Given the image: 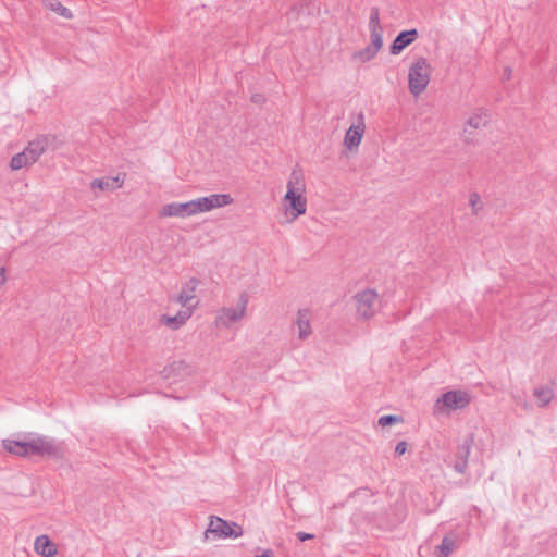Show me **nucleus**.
<instances>
[{
	"label": "nucleus",
	"mask_w": 557,
	"mask_h": 557,
	"mask_svg": "<svg viewBox=\"0 0 557 557\" xmlns=\"http://www.w3.org/2000/svg\"><path fill=\"white\" fill-rule=\"evenodd\" d=\"M431 77V65L424 57L418 58L408 73L409 90L413 96H420L428 87Z\"/></svg>",
	"instance_id": "nucleus-1"
},
{
	"label": "nucleus",
	"mask_w": 557,
	"mask_h": 557,
	"mask_svg": "<svg viewBox=\"0 0 557 557\" xmlns=\"http://www.w3.org/2000/svg\"><path fill=\"white\" fill-rule=\"evenodd\" d=\"M32 456L61 459L64 456L63 444L55 438L36 435L29 441Z\"/></svg>",
	"instance_id": "nucleus-2"
},
{
	"label": "nucleus",
	"mask_w": 557,
	"mask_h": 557,
	"mask_svg": "<svg viewBox=\"0 0 557 557\" xmlns=\"http://www.w3.org/2000/svg\"><path fill=\"white\" fill-rule=\"evenodd\" d=\"M358 319L370 320L379 308V295L375 289L367 288L354 296Z\"/></svg>",
	"instance_id": "nucleus-3"
},
{
	"label": "nucleus",
	"mask_w": 557,
	"mask_h": 557,
	"mask_svg": "<svg viewBox=\"0 0 557 557\" xmlns=\"http://www.w3.org/2000/svg\"><path fill=\"white\" fill-rule=\"evenodd\" d=\"M248 301V294L246 292L240 293L236 307H223L218 314V321L226 327L240 321L246 314Z\"/></svg>",
	"instance_id": "nucleus-4"
},
{
	"label": "nucleus",
	"mask_w": 557,
	"mask_h": 557,
	"mask_svg": "<svg viewBox=\"0 0 557 557\" xmlns=\"http://www.w3.org/2000/svg\"><path fill=\"white\" fill-rule=\"evenodd\" d=\"M234 199L228 194H212L206 197H199L191 200L195 214L208 212L213 209L232 205Z\"/></svg>",
	"instance_id": "nucleus-5"
},
{
	"label": "nucleus",
	"mask_w": 557,
	"mask_h": 557,
	"mask_svg": "<svg viewBox=\"0 0 557 557\" xmlns=\"http://www.w3.org/2000/svg\"><path fill=\"white\" fill-rule=\"evenodd\" d=\"M471 396L465 391H449L443 394L435 404V410L442 412L444 409L456 410L467 407Z\"/></svg>",
	"instance_id": "nucleus-6"
},
{
	"label": "nucleus",
	"mask_w": 557,
	"mask_h": 557,
	"mask_svg": "<svg viewBox=\"0 0 557 557\" xmlns=\"http://www.w3.org/2000/svg\"><path fill=\"white\" fill-rule=\"evenodd\" d=\"M206 533H213L219 539H237L243 535V529L235 522L212 516Z\"/></svg>",
	"instance_id": "nucleus-7"
},
{
	"label": "nucleus",
	"mask_w": 557,
	"mask_h": 557,
	"mask_svg": "<svg viewBox=\"0 0 557 557\" xmlns=\"http://www.w3.org/2000/svg\"><path fill=\"white\" fill-rule=\"evenodd\" d=\"M283 203L286 214L290 215L289 222L295 221L306 213L307 199L304 196V193H295L292 189L287 190L283 198Z\"/></svg>",
	"instance_id": "nucleus-8"
},
{
	"label": "nucleus",
	"mask_w": 557,
	"mask_h": 557,
	"mask_svg": "<svg viewBox=\"0 0 557 557\" xmlns=\"http://www.w3.org/2000/svg\"><path fill=\"white\" fill-rule=\"evenodd\" d=\"M490 122V115L488 112L484 109H478L473 112V114L468 119L466 127L463 128V141L466 144H474L473 137H472V131L473 129H480L485 127Z\"/></svg>",
	"instance_id": "nucleus-9"
},
{
	"label": "nucleus",
	"mask_w": 557,
	"mask_h": 557,
	"mask_svg": "<svg viewBox=\"0 0 557 557\" xmlns=\"http://www.w3.org/2000/svg\"><path fill=\"white\" fill-rule=\"evenodd\" d=\"M55 140L51 135H41L29 141L24 152L27 153L32 163H35Z\"/></svg>",
	"instance_id": "nucleus-10"
},
{
	"label": "nucleus",
	"mask_w": 557,
	"mask_h": 557,
	"mask_svg": "<svg viewBox=\"0 0 557 557\" xmlns=\"http://www.w3.org/2000/svg\"><path fill=\"white\" fill-rule=\"evenodd\" d=\"M200 281L196 277H191L182 288L181 293L176 297V302L182 305L184 308L194 310L198 300L196 297V289L199 286Z\"/></svg>",
	"instance_id": "nucleus-11"
},
{
	"label": "nucleus",
	"mask_w": 557,
	"mask_h": 557,
	"mask_svg": "<svg viewBox=\"0 0 557 557\" xmlns=\"http://www.w3.org/2000/svg\"><path fill=\"white\" fill-rule=\"evenodd\" d=\"M369 30H370V38L371 44L370 46L376 48L377 50H381L383 46V38H382V26L380 23V10L377 7H372L370 10V16H369Z\"/></svg>",
	"instance_id": "nucleus-12"
},
{
	"label": "nucleus",
	"mask_w": 557,
	"mask_h": 557,
	"mask_svg": "<svg viewBox=\"0 0 557 557\" xmlns=\"http://www.w3.org/2000/svg\"><path fill=\"white\" fill-rule=\"evenodd\" d=\"M359 123L357 125H351L344 137V145L349 149L354 150L359 147L361 139L363 137L366 125L363 122V114L360 113L358 115Z\"/></svg>",
	"instance_id": "nucleus-13"
},
{
	"label": "nucleus",
	"mask_w": 557,
	"mask_h": 557,
	"mask_svg": "<svg viewBox=\"0 0 557 557\" xmlns=\"http://www.w3.org/2000/svg\"><path fill=\"white\" fill-rule=\"evenodd\" d=\"M418 36L419 34L416 28L400 32L389 47L391 54H399L405 48L411 45Z\"/></svg>",
	"instance_id": "nucleus-14"
},
{
	"label": "nucleus",
	"mask_w": 557,
	"mask_h": 557,
	"mask_svg": "<svg viewBox=\"0 0 557 557\" xmlns=\"http://www.w3.org/2000/svg\"><path fill=\"white\" fill-rule=\"evenodd\" d=\"M191 200L187 202H171L162 207L161 215L162 216H178V218H187L195 215L193 210Z\"/></svg>",
	"instance_id": "nucleus-15"
},
{
	"label": "nucleus",
	"mask_w": 557,
	"mask_h": 557,
	"mask_svg": "<svg viewBox=\"0 0 557 557\" xmlns=\"http://www.w3.org/2000/svg\"><path fill=\"white\" fill-rule=\"evenodd\" d=\"M310 320L311 312L309 309L298 310L294 325L297 327L298 338L301 341L307 339L312 333Z\"/></svg>",
	"instance_id": "nucleus-16"
},
{
	"label": "nucleus",
	"mask_w": 557,
	"mask_h": 557,
	"mask_svg": "<svg viewBox=\"0 0 557 557\" xmlns=\"http://www.w3.org/2000/svg\"><path fill=\"white\" fill-rule=\"evenodd\" d=\"M125 174H119L116 176H107L102 178H95L90 183L91 189H100V190H115L123 186Z\"/></svg>",
	"instance_id": "nucleus-17"
},
{
	"label": "nucleus",
	"mask_w": 557,
	"mask_h": 557,
	"mask_svg": "<svg viewBox=\"0 0 557 557\" xmlns=\"http://www.w3.org/2000/svg\"><path fill=\"white\" fill-rule=\"evenodd\" d=\"M34 549L41 557H54L58 554L57 545L46 534L35 539Z\"/></svg>",
	"instance_id": "nucleus-18"
},
{
	"label": "nucleus",
	"mask_w": 557,
	"mask_h": 557,
	"mask_svg": "<svg viewBox=\"0 0 557 557\" xmlns=\"http://www.w3.org/2000/svg\"><path fill=\"white\" fill-rule=\"evenodd\" d=\"M2 447L10 454L17 457H30L29 441L3 440Z\"/></svg>",
	"instance_id": "nucleus-19"
},
{
	"label": "nucleus",
	"mask_w": 557,
	"mask_h": 557,
	"mask_svg": "<svg viewBox=\"0 0 557 557\" xmlns=\"http://www.w3.org/2000/svg\"><path fill=\"white\" fill-rule=\"evenodd\" d=\"M191 314L193 310L185 308L184 310L178 311L175 315H162L161 322L172 330H177L186 323Z\"/></svg>",
	"instance_id": "nucleus-20"
},
{
	"label": "nucleus",
	"mask_w": 557,
	"mask_h": 557,
	"mask_svg": "<svg viewBox=\"0 0 557 557\" xmlns=\"http://www.w3.org/2000/svg\"><path fill=\"white\" fill-rule=\"evenodd\" d=\"M458 546V534L449 533L444 536L442 543L435 547L436 557H448Z\"/></svg>",
	"instance_id": "nucleus-21"
},
{
	"label": "nucleus",
	"mask_w": 557,
	"mask_h": 557,
	"mask_svg": "<svg viewBox=\"0 0 557 557\" xmlns=\"http://www.w3.org/2000/svg\"><path fill=\"white\" fill-rule=\"evenodd\" d=\"M539 407H546L554 398V388L548 385L537 386L533 391Z\"/></svg>",
	"instance_id": "nucleus-22"
},
{
	"label": "nucleus",
	"mask_w": 557,
	"mask_h": 557,
	"mask_svg": "<svg viewBox=\"0 0 557 557\" xmlns=\"http://www.w3.org/2000/svg\"><path fill=\"white\" fill-rule=\"evenodd\" d=\"M287 190H294L295 193H305L306 184L301 170L294 169L289 175L287 182Z\"/></svg>",
	"instance_id": "nucleus-23"
},
{
	"label": "nucleus",
	"mask_w": 557,
	"mask_h": 557,
	"mask_svg": "<svg viewBox=\"0 0 557 557\" xmlns=\"http://www.w3.org/2000/svg\"><path fill=\"white\" fill-rule=\"evenodd\" d=\"M473 445V434H469L463 443L457 448L456 458L468 462L471 448Z\"/></svg>",
	"instance_id": "nucleus-24"
},
{
	"label": "nucleus",
	"mask_w": 557,
	"mask_h": 557,
	"mask_svg": "<svg viewBox=\"0 0 557 557\" xmlns=\"http://www.w3.org/2000/svg\"><path fill=\"white\" fill-rule=\"evenodd\" d=\"M46 5L53 12L58 13L60 16L65 17L67 20L73 17V14L70 9L64 7L58 0H47Z\"/></svg>",
	"instance_id": "nucleus-25"
},
{
	"label": "nucleus",
	"mask_w": 557,
	"mask_h": 557,
	"mask_svg": "<svg viewBox=\"0 0 557 557\" xmlns=\"http://www.w3.org/2000/svg\"><path fill=\"white\" fill-rule=\"evenodd\" d=\"M379 51L380 50L369 45L366 48L355 52L352 58L364 63L372 60L377 54Z\"/></svg>",
	"instance_id": "nucleus-26"
},
{
	"label": "nucleus",
	"mask_w": 557,
	"mask_h": 557,
	"mask_svg": "<svg viewBox=\"0 0 557 557\" xmlns=\"http://www.w3.org/2000/svg\"><path fill=\"white\" fill-rule=\"evenodd\" d=\"M29 164H33L27 157V153L24 152V150L15 156L12 157L10 161V166L12 170L16 171L24 166H27Z\"/></svg>",
	"instance_id": "nucleus-27"
},
{
	"label": "nucleus",
	"mask_w": 557,
	"mask_h": 557,
	"mask_svg": "<svg viewBox=\"0 0 557 557\" xmlns=\"http://www.w3.org/2000/svg\"><path fill=\"white\" fill-rule=\"evenodd\" d=\"M469 203L472 209V212L474 214H478L482 208V203H481V198L476 193H473L470 195Z\"/></svg>",
	"instance_id": "nucleus-28"
},
{
	"label": "nucleus",
	"mask_w": 557,
	"mask_h": 557,
	"mask_svg": "<svg viewBox=\"0 0 557 557\" xmlns=\"http://www.w3.org/2000/svg\"><path fill=\"white\" fill-rule=\"evenodd\" d=\"M399 421H401L400 417L394 416V414H386V416L380 417L379 424L382 426H387V425H392L393 423L399 422Z\"/></svg>",
	"instance_id": "nucleus-29"
},
{
	"label": "nucleus",
	"mask_w": 557,
	"mask_h": 557,
	"mask_svg": "<svg viewBox=\"0 0 557 557\" xmlns=\"http://www.w3.org/2000/svg\"><path fill=\"white\" fill-rule=\"evenodd\" d=\"M468 468V462L461 459L456 458L454 469L460 473L463 474Z\"/></svg>",
	"instance_id": "nucleus-30"
},
{
	"label": "nucleus",
	"mask_w": 557,
	"mask_h": 557,
	"mask_svg": "<svg viewBox=\"0 0 557 557\" xmlns=\"http://www.w3.org/2000/svg\"><path fill=\"white\" fill-rule=\"evenodd\" d=\"M407 446H408L407 442H405V441L398 442L396 447H395V454L397 456L404 455L406 453V450H407Z\"/></svg>",
	"instance_id": "nucleus-31"
},
{
	"label": "nucleus",
	"mask_w": 557,
	"mask_h": 557,
	"mask_svg": "<svg viewBox=\"0 0 557 557\" xmlns=\"http://www.w3.org/2000/svg\"><path fill=\"white\" fill-rule=\"evenodd\" d=\"M296 536H297V539H298L299 541H301V542H305V541H307V540H311V539H313V537H314V535H313V534H311V533H306V532H301V531H300V532H298V533L296 534Z\"/></svg>",
	"instance_id": "nucleus-32"
},
{
	"label": "nucleus",
	"mask_w": 557,
	"mask_h": 557,
	"mask_svg": "<svg viewBox=\"0 0 557 557\" xmlns=\"http://www.w3.org/2000/svg\"><path fill=\"white\" fill-rule=\"evenodd\" d=\"M251 101L256 104H262L265 101V98L262 94H255L251 96Z\"/></svg>",
	"instance_id": "nucleus-33"
},
{
	"label": "nucleus",
	"mask_w": 557,
	"mask_h": 557,
	"mask_svg": "<svg viewBox=\"0 0 557 557\" xmlns=\"http://www.w3.org/2000/svg\"><path fill=\"white\" fill-rule=\"evenodd\" d=\"M7 277H5V269L2 267L0 268V288L5 284Z\"/></svg>",
	"instance_id": "nucleus-34"
},
{
	"label": "nucleus",
	"mask_w": 557,
	"mask_h": 557,
	"mask_svg": "<svg viewBox=\"0 0 557 557\" xmlns=\"http://www.w3.org/2000/svg\"><path fill=\"white\" fill-rule=\"evenodd\" d=\"M511 75H512L511 67H509V66L505 67V70H504V79H507V81L510 79Z\"/></svg>",
	"instance_id": "nucleus-35"
},
{
	"label": "nucleus",
	"mask_w": 557,
	"mask_h": 557,
	"mask_svg": "<svg viewBox=\"0 0 557 557\" xmlns=\"http://www.w3.org/2000/svg\"><path fill=\"white\" fill-rule=\"evenodd\" d=\"M256 557H271V554H270V552H269V550H265L263 554L258 555V556H256Z\"/></svg>",
	"instance_id": "nucleus-36"
}]
</instances>
